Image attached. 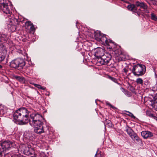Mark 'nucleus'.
Listing matches in <instances>:
<instances>
[{"mask_svg": "<svg viewBox=\"0 0 157 157\" xmlns=\"http://www.w3.org/2000/svg\"><path fill=\"white\" fill-rule=\"evenodd\" d=\"M30 112L25 108H20L13 114L14 122L20 125L26 124L29 122V124L34 128V132L39 134L44 132L42 121V116L38 113L31 114L29 117Z\"/></svg>", "mask_w": 157, "mask_h": 157, "instance_id": "nucleus-1", "label": "nucleus"}, {"mask_svg": "<svg viewBox=\"0 0 157 157\" xmlns=\"http://www.w3.org/2000/svg\"><path fill=\"white\" fill-rule=\"evenodd\" d=\"M137 7H140L144 10L147 9L148 7L145 3L137 1L136 2L135 5L131 4L128 5L127 6V8L134 13L135 15L140 16V15H142V12L140 9H138Z\"/></svg>", "mask_w": 157, "mask_h": 157, "instance_id": "nucleus-2", "label": "nucleus"}, {"mask_svg": "<svg viewBox=\"0 0 157 157\" xmlns=\"http://www.w3.org/2000/svg\"><path fill=\"white\" fill-rule=\"evenodd\" d=\"M14 144V142L9 140L5 141L0 143V157H2Z\"/></svg>", "mask_w": 157, "mask_h": 157, "instance_id": "nucleus-3", "label": "nucleus"}, {"mask_svg": "<svg viewBox=\"0 0 157 157\" xmlns=\"http://www.w3.org/2000/svg\"><path fill=\"white\" fill-rule=\"evenodd\" d=\"M99 63L101 65H106L110 60L109 57L105 58L106 56L104 54V50L99 47Z\"/></svg>", "mask_w": 157, "mask_h": 157, "instance_id": "nucleus-4", "label": "nucleus"}, {"mask_svg": "<svg viewBox=\"0 0 157 157\" xmlns=\"http://www.w3.org/2000/svg\"><path fill=\"white\" fill-rule=\"evenodd\" d=\"M25 65V63L23 59L18 58L12 61L10 63V66L11 68H14L17 67L22 68Z\"/></svg>", "mask_w": 157, "mask_h": 157, "instance_id": "nucleus-5", "label": "nucleus"}, {"mask_svg": "<svg viewBox=\"0 0 157 157\" xmlns=\"http://www.w3.org/2000/svg\"><path fill=\"white\" fill-rule=\"evenodd\" d=\"M99 42L103 45L108 46H110L109 43H113L112 40H107L104 34L101 33L100 31H99Z\"/></svg>", "mask_w": 157, "mask_h": 157, "instance_id": "nucleus-6", "label": "nucleus"}, {"mask_svg": "<svg viewBox=\"0 0 157 157\" xmlns=\"http://www.w3.org/2000/svg\"><path fill=\"white\" fill-rule=\"evenodd\" d=\"M7 54L6 47L3 45H0V62L3 60Z\"/></svg>", "mask_w": 157, "mask_h": 157, "instance_id": "nucleus-7", "label": "nucleus"}, {"mask_svg": "<svg viewBox=\"0 0 157 157\" xmlns=\"http://www.w3.org/2000/svg\"><path fill=\"white\" fill-rule=\"evenodd\" d=\"M0 9L6 14H10L11 11L6 3H3L0 5Z\"/></svg>", "mask_w": 157, "mask_h": 157, "instance_id": "nucleus-8", "label": "nucleus"}, {"mask_svg": "<svg viewBox=\"0 0 157 157\" xmlns=\"http://www.w3.org/2000/svg\"><path fill=\"white\" fill-rule=\"evenodd\" d=\"M146 69H132V72L136 76L142 75L145 72Z\"/></svg>", "mask_w": 157, "mask_h": 157, "instance_id": "nucleus-9", "label": "nucleus"}, {"mask_svg": "<svg viewBox=\"0 0 157 157\" xmlns=\"http://www.w3.org/2000/svg\"><path fill=\"white\" fill-rule=\"evenodd\" d=\"M141 135L144 139L150 138L153 136V133L151 132L148 131H143L141 132Z\"/></svg>", "mask_w": 157, "mask_h": 157, "instance_id": "nucleus-10", "label": "nucleus"}, {"mask_svg": "<svg viewBox=\"0 0 157 157\" xmlns=\"http://www.w3.org/2000/svg\"><path fill=\"white\" fill-rule=\"evenodd\" d=\"M25 28L30 32L34 30V27L33 24L30 21H27L25 23Z\"/></svg>", "mask_w": 157, "mask_h": 157, "instance_id": "nucleus-11", "label": "nucleus"}, {"mask_svg": "<svg viewBox=\"0 0 157 157\" xmlns=\"http://www.w3.org/2000/svg\"><path fill=\"white\" fill-rule=\"evenodd\" d=\"M7 108L6 107L0 104V116H3L6 112Z\"/></svg>", "mask_w": 157, "mask_h": 157, "instance_id": "nucleus-12", "label": "nucleus"}, {"mask_svg": "<svg viewBox=\"0 0 157 157\" xmlns=\"http://www.w3.org/2000/svg\"><path fill=\"white\" fill-rule=\"evenodd\" d=\"M93 53L94 54L93 55L94 56V60H93V62H94V60L95 61V64L97 65L98 63V51L97 50L95 51L94 50L92 51Z\"/></svg>", "mask_w": 157, "mask_h": 157, "instance_id": "nucleus-13", "label": "nucleus"}, {"mask_svg": "<svg viewBox=\"0 0 157 157\" xmlns=\"http://www.w3.org/2000/svg\"><path fill=\"white\" fill-rule=\"evenodd\" d=\"M126 130L128 134L131 138L135 134L133 131L130 127H128V128L126 129Z\"/></svg>", "mask_w": 157, "mask_h": 157, "instance_id": "nucleus-14", "label": "nucleus"}, {"mask_svg": "<svg viewBox=\"0 0 157 157\" xmlns=\"http://www.w3.org/2000/svg\"><path fill=\"white\" fill-rule=\"evenodd\" d=\"M118 55H119V56L117 57V59L118 60V61L119 62L121 61H125L126 59L125 56L123 54H122L121 52H120V53L118 54Z\"/></svg>", "mask_w": 157, "mask_h": 157, "instance_id": "nucleus-15", "label": "nucleus"}, {"mask_svg": "<svg viewBox=\"0 0 157 157\" xmlns=\"http://www.w3.org/2000/svg\"><path fill=\"white\" fill-rule=\"evenodd\" d=\"M152 104L154 107H155L156 109L157 110V97L154 98L152 100Z\"/></svg>", "mask_w": 157, "mask_h": 157, "instance_id": "nucleus-16", "label": "nucleus"}, {"mask_svg": "<svg viewBox=\"0 0 157 157\" xmlns=\"http://www.w3.org/2000/svg\"><path fill=\"white\" fill-rule=\"evenodd\" d=\"M13 77L14 78L16 79L20 82H23L25 81V78L24 77H22L17 75H14Z\"/></svg>", "mask_w": 157, "mask_h": 157, "instance_id": "nucleus-17", "label": "nucleus"}, {"mask_svg": "<svg viewBox=\"0 0 157 157\" xmlns=\"http://www.w3.org/2000/svg\"><path fill=\"white\" fill-rule=\"evenodd\" d=\"M104 124L106 126L108 127H111L112 126L111 121L109 120L106 119L104 122Z\"/></svg>", "mask_w": 157, "mask_h": 157, "instance_id": "nucleus-18", "label": "nucleus"}, {"mask_svg": "<svg viewBox=\"0 0 157 157\" xmlns=\"http://www.w3.org/2000/svg\"><path fill=\"white\" fill-rule=\"evenodd\" d=\"M138 67H140L141 69H146V68L145 65L141 64H138L136 65L133 66L132 69H136V68H138Z\"/></svg>", "mask_w": 157, "mask_h": 157, "instance_id": "nucleus-19", "label": "nucleus"}, {"mask_svg": "<svg viewBox=\"0 0 157 157\" xmlns=\"http://www.w3.org/2000/svg\"><path fill=\"white\" fill-rule=\"evenodd\" d=\"M145 0L150 5H156L157 4V2L155 0Z\"/></svg>", "mask_w": 157, "mask_h": 157, "instance_id": "nucleus-20", "label": "nucleus"}, {"mask_svg": "<svg viewBox=\"0 0 157 157\" xmlns=\"http://www.w3.org/2000/svg\"><path fill=\"white\" fill-rule=\"evenodd\" d=\"M131 138L135 141H139L140 140L139 138L136 133L133 136L131 137Z\"/></svg>", "mask_w": 157, "mask_h": 157, "instance_id": "nucleus-21", "label": "nucleus"}, {"mask_svg": "<svg viewBox=\"0 0 157 157\" xmlns=\"http://www.w3.org/2000/svg\"><path fill=\"white\" fill-rule=\"evenodd\" d=\"M136 82L137 84L142 85L143 83V81L141 78H139L136 79Z\"/></svg>", "mask_w": 157, "mask_h": 157, "instance_id": "nucleus-22", "label": "nucleus"}, {"mask_svg": "<svg viewBox=\"0 0 157 157\" xmlns=\"http://www.w3.org/2000/svg\"><path fill=\"white\" fill-rule=\"evenodd\" d=\"M33 85L35 87L39 89H41L42 90H44L45 89V87H42L40 85L37 84H34Z\"/></svg>", "mask_w": 157, "mask_h": 157, "instance_id": "nucleus-23", "label": "nucleus"}, {"mask_svg": "<svg viewBox=\"0 0 157 157\" xmlns=\"http://www.w3.org/2000/svg\"><path fill=\"white\" fill-rule=\"evenodd\" d=\"M151 19L152 20L156 21H157V17L153 13H151Z\"/></svg>", "mask_w": 157, "mask_h": 157, "instance_id": "nucleus-24", "label": "nucleus"}, {"mask_svg": "<svg viewBox=\"0 0 157 157\" xmlns=\"http://www.w3.org/2000/svg\"><path fill=\"white\" fill-rule=\"evenodd\" d=\"M94 37L97 40H98V33L97 32H94Z\"/></svg>", "mask_w": 157, "mask_h": 157, "instance_id": "nucleus-25", "label": "nucleus"}, {"mask_svg": "<svg viewBox=\"0 0 157 157\" xmlns=\"http://www.w3.org/2000/svg\"><path fill=\"white\" fill-rule=\"evenodd\" d=\"M108 78L109 79H110L113 81L116 82H117V80L115 78L111 76H110L109 75H107Z\"/></svg>", "mask_w": 157, "mask_h": 157, "instance_id": "nucleus-26", "label": "nucleus"}, {"mask_svg": "<svg viewBox=\"0 0 157 157\" xmlns=\"http://www.w3.org/2000/svg\"><path fill=\"white\" fill-rule=\"evenodd\" d=\"M127 113H128V114L127 115L130 116L132 118H133V119H135L136 118V117L133 115V114L131 113L129 111H126Z\"/></svg>", "mask_w": 157, "mask_h": 157, "instance_id": "nucleus-27", "label": "nucleus"}, {"mask_svg": "<svg viewBox=\"0 0 157 157\" xmlns=\"http://www.w3.org/2000/svg\"><path fill=\"white\" fill-rule=\"evenodd\" d=\"M150 117L151 118L156 121H157V117L155 116L153 114H152Z\"/></svg>", "mask_w": 157, "mask_h": 157, "instance_id": "nucleus-28", "label": "nucleus"}, {"mask_svg": "<svg viewBox=\"0 0 157 157\" xmlns=\"http://www.w3.org/2000/svg\"><path fill=\"white\" fill-rule=\"evenodd\" d=\"M146 114L147 116L150 117L152 115V113L149 111H147L146 113Z\"/></svg>", "mask_w": 157, "mask_h": 157, "instance_id": "nucleus-29", "label": "nucleus"}, {"mask_svg": "<svg viewBox=\"0 0 157 157\" xmlns=\"http://www.w3.org/2000/svg\"><path fill=\"white\" fill-rule=\"evenodd\" d=\"M19 53H21L24 56L27 55L26 53L25 52H24V53H23V52L21 50L20 51Z\"/></svg>", "mask_w": 157, "mask_h": 157, "instance_id": "nucleus-30", "label": "nucleus"}, {"mask_svg": "<svg viewBox=\"0 0 157 157\" xmlns=\"http://www.w3.org/2000/svg\"><path fill=\"white\" fill-rule=\"evenodd\" d=\"M107 105L113 109H114V107L110 103H108Z\"/></svg>", "mask_w": 157, "mask_h": 157, "instance_id": "nucleus-31", "label": "nucleus"}, {"mask_svg": "<svg viewBox=\"0 0 157 157\" xmlns=\"http://www.w3.org/2000/svg\"><path fill=\"white\" fill-rule=\"evenodd\" d=\"M145 10V12L146 13H149L148 10H147V9L146 10Z\"/></svg>", "mask_w": 157, "mask_h": 157, "instance_id": "nucleus-32", "label": "nucleus"}, {"mask_svg": "<svg viewBox=\"0 0 157 157\" xmlns=\"http://www.w3.org/2000/svg\"><path fill=\"white\" fill-rule=\"evenodd\" d=\"M124 71L125 72H127L128 71V69H124Z\"/></svg>", "mask_w": 157, "mask_h": 157, "instance_id": "nucleus-33", "label": "nucleus"}, {"mask_svg": "<svg viewBox=\"0 0 157 157\" xmlns=\"http://www.w3.org/2000/svg\"><path fill=\"white\" fill-rule=\"evenodd\" d=\"M98 150H97V151L96 153V154H95V156L97 155V152H98Z\"/></svg>", "mask_w": 157, "mask_h": 157, "instance_id": "nucleus-34", "label": "nucleus"}, {"mask_svg": "<svg viewBox=\"0 0 157 157\" xmlns=\"http://www.w3.org/2000/svg\"><path fill=\"white\" fill-rule=\"evenodd\" d=\"M95 102V103H96V104L97 105V100H96Z\"/></svg>", "mask_w": 157, "mask_h": 157, "instance_id": "nucleus-35", "label": "nucleus"}, {"mask_svg": "<svg viewBox=\"0 0 157 157\" xmlns=\"http://www.w3.org/2000/svg\"><path fill=\"white\" fill-rule=\"evenodd\" d=\"M2 68V67L1 65H0V68Z\"/></svg>", "mask_w": 157, "mask_h": 157, "instance_id": "nucleus-36", "label": "nucleus"}, {"mask_svg": "<svg viewBox=\"0 0 157 157\" xmlns=\"http://www.w3.org/2000/svg\"><path fill=\"white\" fill-rule=\"evenodd\" d=\"M100 157H103V156H102V155L101 154H100Z\"/></svg>", "mask_w": 157, "mask_h": 157, "instance_id": "nucleus-37", "label": "nucleus"}, {"mask_svg": "<svg viewBox=\"0 0 157 157\" xmlns=\"http://www.w3.org/2000/svg\"><path fill=\"white\" fill-rule=\"evenodd\" d=\"M108 48H110V49H112V47H108Z\"/></svg>", "mask_w": 157, "mask_h": 157, "instance_id": "nucleus-38", "label": "nucleus"}, {"mask_svg": "<svg viewBox=\"0 0 157 157\" xmlns=\"http://www.w3.org/2000/svg\"><path fill=\"white\" fill-rule=\"evenodd\" d=\"M117 50H116V51H115V53H117Z\"/></svg>", "mask_w": 157, "mask_h": 157, "instance_id": "nucleus-39", "label": "nucleus"}, {"mask_svg": "<svg viewBox=\"0 0 157 157\" xmlns=\"http://www.w3.org/2000/svg\"><path fill=\"white\" fill-rule=\"evenodd\" d=\"M155 75H156L155 73Z\"/></svg>", "mask_w": 157, "mask_h": 157, "instance_id": "nucleus-40", "label": "nucleus"}]
</instances>
